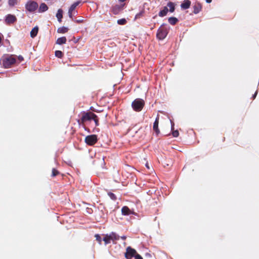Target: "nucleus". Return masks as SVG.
Returning <instances> with one entry per match:
<instances>
[{
    "label": "nucleus",
    "mask_w": 259,
    "mask_h": 259,
    "mask_svg": "<svg viewBox=\"0 0 259 259\" xmlns=\"http://www.w3.org/2000/svg\"><path fill=\"white\" fill-rule=\"evenodd\" d=\"M104 237L103 238V240L105 242V244L107 245L112 241L113 243H115V241L119 240L120 237L115 232H111L110 234H107L104 235Z\"/></svg>",
    "instance_id": "obj_1"
},
{
    "label": "nucleus",
    "mask_w": 259,
    "mask_h": 259,
    "mask_svg": "<svg viewBox=\"0 0 259 259\" xmlns=\"http://www.w3.org/2000/svg\"><path fill=\"white\" fill-rule=\"evenodd\" d=\"M91 119H93L94 120L96 126H98L99 125L97 115L92 112L85 113L83 114L81 117V120L83 122L90 120Z\"/></svg>",
    "instance_id": "obj_2"
},
{
    "label": "nucleus",
    "mask_w": 259,
    "mask_h": 259,
    "mask_svg": "<svg viewBox=\"0 0 259 259\" xmlns=\"http://www.w3.org/2000/svg\"><path fill=\"white\" fill-rule=\"evenodd\" d=\"M168 32V28L163 24L157 31V37L159 39H163L167 36Z\"/></svg>",
    "instance_id": "obj_3"
},
{
    "label": "nucleus",
    "mask_w": 259,
    "mask_h": 259,
    "mask_svg": "<svg viewBox=\"0 0 259 259\" xmlns=\"http://www.w3.org/2000/svg\"><path fill=\"white\" fill-rule=\"evenodd\" d=\"M145 102L141 99H136L132 104V107L136 111H140L143 108Z\"/></svg>",
    "instance_id": "obj_4"
},
{
    "label": "nucleus",
    "mask_w": 259,
    "mask_h": 259,
    "mask_svg": "<svg viewBox=\"0 0 259 259\" xmlns=\"http://www.w3.org/2000/svg\"><path fill=\"white\" fill-rule=\"evenodd\" d=\"M38 4L32 1H28L25 6L26 10L29 12H33L38 8Z\"/></svg>",
    "instance_id": "obj_5"
},
{
    "label": "nucleus",
    "mask_w": 259,
    "mask_h": 259,
    "mask_svg": "<svg viewBox=\"0 0 259 259\" xmlns=\"http://www.w3.org/2000/svg\"><path fill=\"white\" fill-rule=\"evenodd\" d=\"M16 62V59L12 56L5 58L3 60V65L5 68H9L10 66L14 64Z\"/></svg>",
    "instance_id": "obj_6"
},
{
    "label": "nucleus",
    "mask_w": 259,
    "mask_h": 259,
    "mask_svg": "<svg viewBox=\"0 0 259 259\" xmlns=\"http://www.w3.org/2000/svg\"><path fill=\"white\" fill-rule=\"evenodd\" d=\"M97 136L95 135L88 136L85 138V143L89 145H93L97 142Z\"/></svg>",
    "instance_id": "obj_7"
},
{
    "label": "nucleus",
    "mask_w": 259,
    "mask_h": 259,
    "mask_svg": "<svg viewBox=\"0 0 259 259\" xmlns=\"http://www.w3.org/2000/svg\"><path fill=\"white\" fill-rule=\"evenodd\" d=\"M136 250L130 246L126 248V252L125 253V257L127 259H131L134 257L136 253Z\"/></svg>",
    "instance_id": "obj_8"
},
{
    "label": "nucleus",
    "mask_w": 259,
    "mask_h": 259,
    "mask_svg": "<svg viewBox=\"0 0 259 259\" xmlns=\"http://www.w3.org/2000/svg\"><path fill=\"white\" fill-rule=\"evenodd\" d=\"M17 21V18L15 16L8 14L6 16L5 22L7 24H10L15 22Z\"/></svg>",
    "instance_id": "obj_9"
},
{
    "label": "nucleus",
    "mask_w": 259,
    "mask_h": 259,
    "mask_svg": "<svg viewBox=\"0 0 259 259\" xmlns=\"http://www.w3.org/2000/svg\"><path fill=\"white\" fill-rule=\"evenodd\" d=\"M80 3V1H77L73 3L70 7L68 11V15L70 18L72 19L73 11H75V9Z\"/></svg>",
    "instance_id": "obj_10"
},
{
    "label": "nucleus",
    "mask_w": 259,
    "mask_h": 259,
    "mask_svg": "<svg viewBox=\"0 0 259 259\" xmlns=\"http://www.w3.org/2000/svg\"><path fill=\"white\" fill-rule=\"evenodd\" d=\"M48 10V7L47 5L45 3H41L38 8V12L39 13H43L47 11Z\"/></svg>",
    "instance_id": "obj_11"
},
{
    "label": "nucleus",
    "mask_w": 259,
    "mask_h": 259,
    "mask_svg": "<svg viewBox=\"0 0 259 259\" xmlns=\"http://www.w3.org/2000/svg\"><path fill=\"white\" fill-rule=\"evenodd\" d=\"M121 212L123 215H127L132 214V211L127 206H123L121 209Z\"/></svg>",
    "instance_id": "obj_12"
},
{
    "label": "nucleus",
    "mask_w": 259,
    "mask_h": 259,
    "mask_svg": "<svg viewBox=\"0 0 259 259\" xmlns=\"http://www.w3.org/2000/svg\"><path fill=\"white\" fill-rule=\"evenodd\" d=\"M123 5H116L112 9V12L114 14H117L122 9Z\"/></svg>",
    "instance_id": "obj_13"
},
{
    "label": "nucleus",
    "mask_w": 259,
    "mask_h": 259,
    "mask_svg": "<svg viewBox=\"0 0 259 259\" xmlns=\"http://www.w3.org/2000/svg\"><path fill=\"white\" fill-rule=\"evenodd\" d=\"M191 5V2L189 0H185L181 5V7L183 9H188Z\"/></svg>",
    "instance_id": "obj_14"
},
{
    "label": "nucleus",
    "mask_w": 259,
    "mask_h": 259,
    "mask_svg": "<svg viewBox=\"0 0 259 259\" xmlns=\"http://www.w3.org/2000/svg\"><path fill=\"white\" fill-rule=\"evenodd\" d=\"M158 115H157V117L153 124V130L157 133V134H159V130L158 129Z\"/></svg>",
    "instance_id": "obj_15"
},
{
    "label": "nucleus",
    "mask_w": 259,
    "mask_h": 259,
    "mask_svg": "<svg viewBox=\"0 0 259 259\" xmlns=\"http://www.w3.org/2000/svg\"><path fill=\"white\" fill-rule=\"evenodd\" d=\"M38 28L37 27H34L30 32V36L31 37L34 38L35 37L38 33Z\"/></svg>",
    "instance_id": "obj_16"
},
{
    "label": "nucleus",
    "mask_w": 259,
    "mask_h": 259,
    "mask_svg": "<svg viewBox=\"0 0 259 259\" xmlns=\"http://www.w3.org/2000/svg\"><path fill=\"white\" fill-rule=\"evenodd\" d=\"M168 11V8L166 7H164L163 9L159 12L158 15L160 17H163L167 14Z\"/></svg>",
    "instance_id": "obj_17"
},
{
    "label": "nucleus",
    "mask_w": 259,
    "mask_h": 259,
    "mask_svg": "<svg viewBox=\"0 0 259 259\" xmlns=\"http://www.w3.org/2000/svg\"><path fill=\"white\" fill-rule=\"evenodd\" d=\"M56 17L59 22H61L63 17V11L62 9H59L56 14Z\"/></svg>",
    "instance_id": "obj_18"
},
{
    "label": "nucleus",
    "mask_w": 259,
    "mask_h": 259,
    "mask_svg": "<svg viewBox=\"0 0 259 259\" xmlns=\"http://www.w3.org/2000/svg\"><path fill=\"white\" fill-rule=\"evenodd\" d=\"M67 39L65 37H61L57 40V44L58 45H62L65 44L66 42Z\"/></svg>",
    "instance_id": "obj_19"
},
{
    "label": "nucleus",
    "mask_w": 259,
    "mask_h": 259,
    "mask_svg": "<svg viewBox=\"0 0 259 259\" xmlns=\"http://www.w3.org/2000/svg\"><path fill=\"white\" fill-rule=\"evenodd\" d=\"M167 7L169 8V11L170 12H174L175 10V4L172 2H169L167 4Z\"/></svg>",
    "instance_id": "obj_20"
},
{
    "label": "nucleus",
    "mask_w": 259,
    "mask_h": 259,
    "mask_svg": "<svg viewBox=\"0 0 259 259\" xmlns=\"http://www.w3.org/2000/svg\"><path fill=\"white\" fill-rule=\"evenodd\" d=\"M168 22L171 25H175L178 21L177 18L175 17H170L168 18Z\"/></svg>",
    "instance_id": "obj_21"
},
{
    "label": "nucleus",
    "mask_w": 259,
    "mask_h": 259,
    "mask_svg": "<svg viewBox=\"0 0 259 259\" xmlns=\"http://www.w3.org/2000/svg\"><path fill=\"white\" fill-rule=\"evenodd\" d=\"M68 29L65 27H60L58 29V32L61 33H65L67 32Z\"/></svg>",
    "instance_id": "obj_22"
},
{
    "label": "nucleus",
    "mask_w": 259,
    "mask_h": 259,
    "mask_svg": "<svg viewBox=\"0 0 259 259\" xmlns=\"http://www.w3.org/2000/svg\"><path fill=\"white\" fill-rule=\"evenodd\" d=\"M8 4L10 7L14 6L17 4V0H9Z\"/></svg>",
    "instance_id": "obj_23"
},
{
    "label": "nucleus",
    "mask_w": 259,
    "mask_h": 259,
    "mask_svg": "<svg viewBox=\"0 0 259 259\" xmlns=\"http://www.w3.org/2000/svg\"><path fill=\"white\" fill-rule=\"evenodd\" d=\"M126 23V20L124 18L119 19L117 20V23L119 25H124V24H125Z\"/></svg>",
    "instance_id": "obj_24"
},
{
    "label": "nucleus",
    "mask_w": 259,
    "mask_h": 259,
    "mask_svg": "<svg viewBox=\"0 0 259 259\" xmlns=\"http://www.w3.org/2000/svg\"><path fill=\"white\" fill-rule=\"evenodd\" d=\"M96 240L99 242L100 244H101L102 239L101 237L99 234H96L95 236Z\"/></svg>",
    "instance_id": "obj_25"
},
{
    "label": "nucleus",
    "mask_w": 259,
    "mask_h": 259,
    "mask_svg": "<svg viewBox=\"0 0 259 259\" xmlns=\"http://www.w3.org/2000/svg\"><path fill=\"white\" fill-rule=\"evenodd\" d=\"M55 56L58 58H61L63 56V53L60 51H56L55 52Z\"/></svg>",
    "instance_id": "obj_26"
},
{
    "label": "nucleus",
    "mask_w": 259,
    "mask_h": 259,
    "mask_svg": "<svg viewBox=\"0 0 259 259\" xmlns=\"http://www.w3.org/2000/svg\"><path fill=\"white\" fill-rule=\"evenodd\" d=\"M108 195L111 199L114 200H116V197L113 193H111V192L108 193Z\"/></svg>",
    "instance_id": "obj_27"
},
{
    "label": "nucleus",
    "mask_w": 259,
    "mask_h": 259,
    "mask_svg": "<svg viewBox=\"0 0 259 259\" xmlns=\"http://www.w3.org/2000/svg\"><path fill=\"white\" fill-rule=\"evenodd\" d=\"M172 135L174 137H177L179 136V132L178 130L174 131L172 130Z\"/></svg>",
    "instance_id": "obj_28"
},
{
    "label": "nucleus",
    "mask_w": 259,
    "mask_h": 259,
    "mask_svg": "<svg viewBox=\"0 0 259 259\" xmlns=\"http://www.w3.org/2000/svg\"><path fill=\"white\" fill-rule=\"evenodd\" d=\"M58 173H59V172L56 169H55V168L53 169V170H52V176L53 177H55V176H57L58 174Z\"/></svg>",
    "instance_id": "obj_29"
},
{
    "label": "nucleus",
    "mask_w": 259,
    "mask_h": 259,
    "mask_svg": "<svg viewBox=\"0 0 259 259\" xmlns=\"http://www.w3.org/2000/svg\"><path fill=\"white\" fill-rule=\"evenodd\" d=\"M134 257L136 259H143L142 257L137 252L135 253Z\"/></svg>",
    "instance_id": "obj_30"
},
{
    "label": "nucleus",
    "mask_w": 259,
    "mask_h": 259,
    "mask_svg": "<svg viewBox=\"0 0 259 259\" xmlns=\"http://www.w3.org/2000/svg\"><path fill=\"white\" fill-rule=\"evenodd\" d=\"M199 11H200V9L198 7H195L194 10V13L195 14H197L199 12Z\"/></svg>",
    "instance_id": "obj_31"
},
{
    "label": "nucleus",
    "mask_w": 259,
    "mask_h": 259,
    "mask_svg": "<svg viewBox=\"0 0 259 259\" xmlns=\"http://www.w3.org/2000/svg\"><path fill=\"white\" fill-rule=\"evenodd\" d=\"M170 123H171V130H174V122L171 120H170Z\"/></svg>",
    "instance_id": "obj_32"
},
{
    "label": "nucleus",
    "mask_w": 259,
    "mask_h": 259,
    "mask_svg": "<svg viewBox=\"0 0 259 259\" xmlns=\"http://www.w3.org/2000/svg\"><path fill=\"white\" fill-rule=\"evenodd\" d=\"M257 91H256L255 94L252 96L253 99H255V98L256 97V96L257 95Z\"/></svg>",
    "instance_id": "obj_33"
},
{
    "label": "nucleus",
    "mask_w": 259,
    "mask_h": 259,
    "mask_svg": "<svg viewBox=\"0 0 259 259\" xmlns=\"http://www.w3.org/2000/svg\"><path fill=\"white\" fill-rule=\"evenodd\" d=\"M141 14H142L141 13H139V14H137L136 15V18H137L140 17V16H141Z\"/></svg>",
    "instance_id": "obj_34"
},
{
    "label": "nucleus",
    "mask_w": 259,
    "mask_h": 259,
    "mask_svg": "<svg viewBox=\"0 0 259 259\" xmlns=\"http://www.w3.org/2000/svg\"><path fill=\"white\" fill-rule=\"evenodd\" d=\"M121 238L122 240H125V239H126V237L125 236H121Z\"/></svg>",
    "instance_id": "obj_35"
},
{
    "label": "nucleus",
    "mask_w": 259,
    "mask_h": 259,
    "mask_svg": "<svg viewBox=\"0 0 259 259\" xmlns=\"http://www.w3.org/2000/svg\"><path fill=\"white\" fill-rule=\"evenodd\" d=\"M77 15V12L75 11H73V16Z\"/></svg>",
    "instance_id": "obj_36"
},
{
    "label": "nucleus",
    "mask_w": 259,
    "mask_h": 259,
    "mask_svg": "<svg viewBox=\"0 0 259 259\" xmlns=\"http://www.w3.org/2000/svg\"><path fill=\"white\" fill-rule=\"evenodd\" d=\"M76 22H77V23H80V22H81L82 21V20L78 19V20H76Z\"/></svg>",
    "instance_id": "obj_37"
},
{
    "label": "nucleus",
    "mask_w": 259,
    "mask_h": 259,
    "mask_svg": "<svg viewBox=\"0 0 259 259\" xmlns=\"http://www.w3.org/2000/svg\"><path fill=\"white\" fill-rule=\"evenodd\" d=\"M205 1H206V3H210L212 1V0H205Z\"/></svg>",
    "instance_id": "obj_38"
},
{
    "label": "nucleus",
    "mask_w": 259,
    "mask_h": 259,
    "mask_svg": "<svg viewBox=\"0 0 259 259\" xmlns=\"http://www.w3.org/2000/svg\"><path fill=\"white\" fill-rule=\"evenodd\" d=\"M19 60H23V57L22 56H19Z\"/></svg>",
    "instance_id": "obj_39"
},
{
    "label": "nucleus",
    "mask_w": 259,
    "mask_h": 259,
    "mask_svg": "<svg viewBox=\"0 0 259 259\" xmlns=\"http://www.w3.org/2000/svg\"><path fill=\"white\" fill-rule=\"evenodd\" d=\"M146 167H147L148 168H149V166H148V163H147V164H146Z\"/></svg>",
    "instance_id": "obj_40"
}]
</instances>
